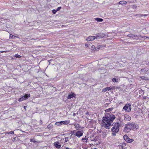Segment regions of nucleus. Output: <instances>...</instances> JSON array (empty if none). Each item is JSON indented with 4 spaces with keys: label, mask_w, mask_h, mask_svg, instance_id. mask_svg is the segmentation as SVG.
Segmentation results:
<instances>
[{
    "label": "nucleus",
    "mask_w": 149,
    "mask_h": 149,
    "mask_svg": "<svg viewBox=\"0 0 149 149\" xmlns=\"http://www.w3.org/2000/svg\"><path fill=\"white\" fill-rule=\"evenodd\" d=\"M24 108L25 110H26V107L24 106Z\"/></svg>",
    "instance_id": "obj_38"
},
{
    "label": "nucleus",
    "mask_w": 149,
    "mask_h": 149,
    "mask_svg": "<svg viewBox=\"0 0 149 149\" xmlns=\"http://www.w3.org/2000/svg\"><path fill=\"white\" fill-rule=\"evenodd\" d=\"M132 129L135 130L138 128V126L134 123H131Z\"/></svg>",
    "instance_id": "obj_8"
},
{
    "label": "nucleus",
    "mask_w": 149,
    "mask_h": 149,
    "mask_svg": "<svg viewBox=\"0 0 149 149\" xmlns=\"http://www.w3.org/2000/svg\"><path fill=\"white\" fill-rule=\"evenodd\" d=\"M85 45L86 47H88L89 46L88 45V44H85Z\"/></svg>",
    "instance_id": "obj_37"
},
{
    "label": "nucleus",
    "mask_w": 149,
    "mask_h": 149,
    "mask_svg": "<svg viewBox=\"0 0 149 149\" xmlns=\"http://www.w3.org/2000/svg\"><path fill=\"white\" fill-rule=\"evenodd\" d=\"M95 39V36H90L87 37L86 39V40L87 41H92Z\"/></svg>",
    "instance_id": "obj_13"
},
{
    "label": "nucleus",
    "mask_w": 149,
    "mask_h": 149,
    "mask_svg": "<svg viewBox=\"0 0 149 149\" xmlns=\"http://www.w3.org/2000/svg\"><path fill=\"white\" fill-rule=\"evenodd\" d=\"M87 139L86 138H82V141H85L87 140Z\"/></svg>",
    "instance_id": "obj_34"
},
{
    "label": "nucleus",
    "mask_w": 149,
    "mask_h": 149,
    "mask_svg": "<svg viewBox=\"0 0 149 149\" xmlns=\"http://www.w3.org/2000/svg\"><path fill=\"white\" fill-rule=\"evenodd\" d=\"M61 123H62V125L63 124L64 125H67L70 123V120H66L64 121H61Z\"/></svg>",
    "instance_id": "obj_18"
},
{
    "label": "nucleus",
    "mask_w": 149,
    "mask_h": 149,
    "mask_svg": "<svg viewBox=\"0 0 149 149\" xmlns=\"http://www.w3.org/2000/svg\"><path fill=\"white\" fill-rule=\"evenodd\" d=\"M5 52L4 51H1V52H0V53H3V52Z\"/></svg>",
    "instance_id": "obj_39"
},
{
    "label": "nucleus",
    "mask_w": 149,
    "mask_h": 149,
    "mask_svg": "<svg viewBox=\"0 0 149 149\" xmlns=\"http://www.w3.org/2000/svg\"><path fill=\"white\" fill-rule=\"evenodd\" d=\"M7 134H14V132L13 131H11L10 132H8L6 133Z\"/></svg>",
    "instance_id": "obj_29"
},
{
    "label": "nucleus",
    "mask_w": 149,
    "mask_h": 149,
    "mask_svg": "<svg viewBox=\"0 0 149 149\" xmlns=\"http://www.w3.org/2000/svg\"><path fill=\"white\" fill-rule=\"evenodd\" d=\"M19 56V58H20L21 57V56H20V55Z\"/></svg>",
    "instance_id": "obj_41"
},
{
    "label": "nucleus",
    "mask_w": 149,
    "mask_h": 149,
    "mask_svg": "<svg viewBox=\"0 0 149 149\" xmlns=\"http://www.w3.org/2000/svg\"><path fill=\"white\" fill-rule=\"evenodd\" d=\"M129 37H131L134 39H137L138 38V36L137 35H135L134 34H130L128 35Z\"/></svg>",
    "instance_id": "obj_17"
},
{
    "label": "nucleus",
    "mask_w": 149,
    "mask_h": 149,
    "mask_svg": "<svg viewBox=\"0 0 149 149\" xmlns=\"http://www.w3.org/2000/svg\"><path fill=\"white\" fill-rule=\"evenodd\" d=\"M61 7H59L56 9L57 11L61 9Z\"/></svg>",
    "instance_id": "obj_32"
},
{
    "label": "nucleus",
    "mask_w": 149,
    "mask_h": 149,
    "mask_svg": "<svg viewBox=\"0 0 149 149\" xmlns=\"http://www.w3.org/2000/svg\"><path fill=\"white\" fill-rule=\"evenodd\" d=\"M146 15H145V14H136V16L139 17H141V16H146Z\"/></svg>",
    "instance_id": "obj_25"
},
{
    "label": "nucleus",
    "mask_w": 149,
    "mask_h": 149,
    "mask_svg": "<svg viewBox=\"0 0 149 149\" xmlns=\"http://www.w3.org/2000/svg\"><path fill=\"white\" fill-rule=\"evenodd\" d=\"M57 11L56 10H52V12L54 14H55L56 13V12Z\"/></svg>",
    "instance_id": "obj_30"
},
{
    "label": "nucleus",
    "mask_w": 149,
    "mask_h": 149,
    "mask_svg": "<svg viewBox=\"0 0 149 149\" xmlns=\"http://www.w3.org/2000/svg\"><path fill=\"white\" fill-rule=\"evenodd\" d=\"M95 20L97 22H102L103 21V19L102 18H95Z\"/></svg>",
    "instance_id": "obj_23"
},
{
    "label": "nucleus",
    "mask_w": 149,
    "mask_h": 149,
    "mask_svg": "<svg viewBox=\"0 0 149 149\" xmlns=\"http://www.w3.org/2000/svg\"><path fill=\"white\" fill-rule=\"evenodd\" d=\"M131 127V123H128L125 125L124 129V131L127 132H128L132 130Z\"/></svg>",
    "instance_id": "obj_4"
},
{
    "label": "nucleus",
    "mask_w": 149,
    "mask_h": 149,
    "mask_svg": "<svg viewBox=\"0 0 149 149\" xmlns=\"http://www.w3.org/2000/svg\"><path fill=\"white\" fill-rule=\"evenodd\" d=\"M120 124L118 123H116L113 125L111 129V131L113 132H118L119 131V127Z\"/></svg>",
    "instance_id": "obj_2"
},
{
    "label": "nucleus",
    "mask_w": 149,
    "mask_h": 149,
    "mask_svg": "<svg viewBox=\"0 0 149 149\" xmlns=\"http://www.w3.org/2000/svg\"><path fill=\"white\" fill-rule=\"evenodd\" d=\"M146 135L149 136V129H147L146 130Z\"/></svg>",
    "instance_id": "obj_26"
},
{
    "label": "nucleus",
    "mask_w": 149,
    "mask_h": 149,
    "mask_svg": "<svg viewBox=\"0 0 149 149\" xmlns=\"http://www.w3.org/2000/svg\"><path fill=\"white\" fill-rule=\"evenodd\" d=\"M54 144L55 147L56 148H60L61 146L60 141L56 142L54 143Z\"/></svg>",
    "instance_id": "obj_10"
},
{
    "label": "nucleus",
    "mask_w": 149,
    "mask_h": 149,
    "mask_svg": "<svg viewBox=\"0 0 149 149\" xmlns=\"http://www.w3.org/2000/svg\"><path fill=\"white\" fill-rule=\"evenodd\" d=\"M113 109V107L109 108V109H107L105 110V111L106 112H109L111 111H112Z\"/></svg>",
    "instance_id": "obj_22"
},
{
    "label": "nucleus",
    "mask_w": 149,
    "mask_h": 149,
    "mask_svg": "<svg viewBox=\"0 0 149 149\" xmlns=\"http://www.w3.org/2000/svg\"><path fill=\"white\" fill-rule=\"evenodd\" d=\"M95 39H98L102 38V36L100 35V34H98L97 35H96V36H95Z\"/></svg>",
    "instance_id": "obj_21"
},
{
    "label": "nucleus",
    "mask_w": 149,
    "mask_h": 149,
    "mask_svg": "<svg viewBox=\"0 0 149 149\" xmlns=\"http://www.w3.org/2000/svg\"><path fill=\"white\" fill-rule=\"evenodd\" d=\"M34 139H30V141L31 142H34Z\"/></svg>",
    "instance_id": "obj_35"
},
{
    "label": "nucleus",
    "mask_w": 149,
    "mask_h": 149,
    "mask_svg": "<svg viewBox=\"0 0 149 149\" xmlns=\"http://www.w3.org/2000/svg\"><path fill=\"white\" fill-rule=\"evenodd\" d=\"M124 119L125 120L129 121L131 119V117L128 115L125 114L124 115Z\"/></svg>",
    "instance_id": "obj_14"
},
{
    "label": "nucleus",
    "mask_w": 149,
    "mask_h": 149,
    "mask_svg": "<svg viewBox=\"0 0 149 149\" xmlns=\"http://www.w3.org/2000/svg\"><path fill=\"white\" fill-rule=\"evenodd\" d=\"M65 149H70V148H68V147H66L65 148Z\"/></svg>",
    "instance_id": "obj_40"
},
{
    "label": "nucleus",
    "mask_w": 149,
    "mask_h": 149,
    "mask_svg": "<svg viewBox=\"0 0 149 149\" xmlns=\"http://www.w3.org/2000/svg\"><path fill=\"white\" fill-rule=\"evenodd\" d=\"M15 56L16 57V58H19V55L18 54H16L15 55Z\"/></svg>",
    "instance_id": "obj_36"
},
{
    "label": "nucleus",
    "mask_w": 149,
    "mask_h": 149,
    "mask_svg": "<svg viewBox=\"0 0 149 149\" xmlns=\"http://www.w3.org/2000/svg\"><path fill=\"white\" fill-rule=\"evenodd\" d=\"M139 78L141 79H139V80L140 81H141V80L146 81L148 80L147 77L144 76H140L139 77Z\"/></svg>",
    "instance_id": "obj_19"
},
{
    "label": "nucleus",
    "mask_w": 149,
    "mask_h": 149,
    "mask_svg": "<svg viewBox=\"0 0 149 149\" xmlns=\"http://www.w3.org/2000/svg\"><path fill=\"white\" fill-rule=\"evenodd\" d=\"M149 70L148 68H143L141 70V72H142L144 73H146Z\"/></svg>",
    "instance_id": "obj_16"
},
{
    "label": "nucleus",
    "mask_w": 149,
    "mask_h": 149,
    "mask_svg": "<svg viewBox=\"0 0 149 149\" xmlns=\"http://www.w3.org/2000/svg\"><path fill=\"white\" fill-rule=\"evenodd\" d=\"M75 131V130H74L73 131L74 134V135L78 138H80L81 136H82L84 133V132L83 130L78 131H77L75 133H74Z\"/></svg>",
    "instance_id": "obj_3"
},
{
    "label": "nucleus",
    "mask_w": 149,
    "mask_h": 149,
    "mask_svg": "<svg viewBox=\"0 0 149 149\" xmlns=\"http://www.w3.org/2000/svg\"><path fill=\"white\" fill-rule=\"evenodd\" d=\"M101 47L100 46H98L97 47H95L94 45H93L91 47V49H93V50L94 51L95 50L98 51V49H100Z\"/></svg>",
    "instance_id": "obj_11"
},
{
    "label": "nucleus",
    "mask_w": 149,
    "mask_h": 149,
    "mask_svg": "<svg viewBox=\"0 0 149 149\" xmlns=\"http://www.w3.org/2000/svg\"><path fill=\"white\" fill-rule=\"evenodd\" d=\"M113 88L114 87L113 86V87H106L103 89L102 90V91L103 92H105L107 91H110L111 89H114Z\"/></svg>",
    "instance_id": "obj_12"
},
{
    "label": "nucleus",
    "mask_w": 149,
    "mask_h": 149,
    "mask_svg": "<svg viewBox=\"0 0 149 149\" xmlns=\"http://www.w3.org/2000/svg\"><path fill=\"white\" fill-rule=\"evenodd\" d=\"M68 141V137H66L65 138V142H67Z\"/></svg>",
    "instance_id": "obj_31"
},
{
    "label": "nucleus",
    "mask_w": 149,
    "mask_h": 149,
    "mask_svg": "<svg viewBox=\"0 0 149 149\" xmlns=\"http://www.w3.org/2000/svg\"><path fill=\"white\" fill-rule=\"evenodd\" d=\"M15 37V36L13 35L12 34H10V38H14Z\"/></svg>",
    "instance_id": "obj_28"
},
{
    "label": "nucleus",
    "mask_w": 149,
    "mask_h": 149,
    "mask_svg": "<svg viewBox=\"0 0 149 149\" xmlns=\"http://www.w3.org/2000/svg\"><path fill=\"white\" fill-rule=\"evenodd\" d=\"M118 79H116L115 78H113L112 79V81L114 82H117Z\"/></svg>",
    "instance_id": "obj_27"
},
{
    "label": "nucleus",
    "mask_w": 149,
    "mask_h": 149,
    "mask_svg": "<svg viewBox=\"0 0 149 149\" xmlns=\"http://www.w3.org/2000/svg\"><path fill=\"white\" fill-rule=\"evenodd\" d=\"M30 97V94H26L24 96H22L21 98H19V102L25 100Z\"/></svg>",
    "instance_id": "obj_6"
},
{
    "label": "nucleus",
    "mask_w": 149,
    "mask_h": 149,
    "mask_svg": "<svg viewBox=\"0 0 149 149\" xmlns=\"http://www.w3.org/2000/svg\"><path fill=\"white\" fill-rule=\"evenodd\" d=\"M73 125L74 126L76 129L77 130H79V129H83L84 128L83 127H81L79 124L77 123L73 124Z\"/></svg>",
    "instance_id": "obj_9"
},
{
    "label": "nucleus",
    "mask_w": 149,
    "mask_h": 149,
    "mask_svg": "<svg viewBox=\"0 0 149 149\" xmlns=\"http://www.w3.org/2000/svg\"><path fill=\"white\" fill-rule=\"evenodd\" d=\"M123 109L125 110L126 112H130L131 111V104H127L123 108Z\"/></svg>",
    "instance_id": "obj_5"
},
{
    "label": "nucleus",
    "mask_w": 149,
    "mask_h": 149,
    "mask_svg": "<svg viewBox=\"0 0 149 149\" xmlns=\"http://www.w3.org/2000/svg\"><path fill=\"white\" fill-rule=\"evenodd\" d=\"M117 132H113L112 133V135L113 136H115L116 135V133Z\"/></svg>",
    "instance_id": "obj_33"
},
{
    "label": "nucleus",
    "mask_w": 149,
    "mask_h": 149,
    "mask_svg": "<svg viewBox=\"0 0 149 149\" xmlns=\"http://www.w3.org/2000/svg\"><path fill=\"white\" fill-rule=\"evenodd\" d=\"M40 121L41 122H42V121L41 120H40Z\"/></svg>",
    "instance_id": "obj_42"
},
{
    "label": "nucleus",
    "mask_w": 149,
    "mask_h": 149,
    "mask_svg": "<svg viewBox=\"0 0 149 149\" xmlns=\"http://www.w3.org/2000/svg\"><path fill=\"white\" fill-rule=\"evenodd\" d=\"M119 4L121 5H125L127 4V2L125 1H120L119 3Z\"/></svg>",
    "instance_id": "obj_20"
},
{
    "label": "nucleus",
    "mask_w": 149,
    "mask_h": 149,
    "mask_svg": "<svg viewBox=\"0 0 149 149\" xmlns=\"http://www.w3.org/2000/svg\"><path fill=\"white\" fill-rule=\"evenodd\" d=\"M123 138L128 143H131L133 141V139L129 138L128 136L126 135L123 136Z\"/></svg>",
    "instance_id": "obj_7"
},
{
    "label": "nucleus",
    "mask_w": 149,
    "mask_h": 149,
    "mask_svg": "<svg viewBox=\"0 0 149 149\" xmlns=\"http://www.w3.org/2000/svg\"><path fill=\"white\" fill-rule=\"evenodd\" d=\"M75 96V94L72 93H71L67 97L68 99H71L73 97Z\"/></svg>",
    "instance_id": "obj_15"
},
{
    "label": "nucleus",
    "mask_w": 149,
    "mask_h": 149,
    "mask_svg": "<svg viewBox=\"0 0 149 149\" xmlns=\"http://www.w3.org/2000/svg\"><path fill=\"white\" fill-rule=\"evenodd\" d=\"M55 124L58 126H60L62 125L61 121L60 122H57L55 123Z\"/></svg>",
    "instance_id": "obj_24"
},
{
    "label": "nucleus",
    "mask_w": 149,
    "mask_h": 149,
    "mask_svg": "<svg viewBox=\"0 0 149 149\" xmlns=\"http://www.w3.org/2000/svg\"><path fill=\"white\" fill-rule=\"evenodd\" d=\"M115 117L111 113H107L102 118V125L106 129H109L113 124V122Z\"/></svg>",
    "instance_id": "obj_1"
}]
</instances>
